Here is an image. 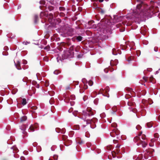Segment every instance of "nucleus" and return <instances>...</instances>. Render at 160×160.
<instances>
[{"label":"nucleus","instance_id":"34","mask_svg":"<svg viewBox=\"0 0 160 160\" xmlns=\"http://www.w3.org/2000/svg\"><path fill=\"white\" fill-rule=\"evenodd\" d=\"M13 150L14 151V153L17 152L18 151L17 148L15 147H13L12 148Z\"/></svg>","mask_w":160,"mask_h":160},{"label":"nucleus","instance_id":"14","mask_svg":"<svg viewBox=\"0 0 160 160\" xmlns=\"http://www.w3.org/2000/svg\"><path fill=\"white\" fill-rule=\"evenodd\" d=\"M142 105L141 104V115L144 116V114L146 113V110L143 109L142 107Z\"/></svg>","mask_w":160,"mask_h":160},{"label":"nucleus","instance_id":"46","mask_svg":"<svg viewBox=\"0 0 160 160\" xmlns=\"http://www.w3.org/2000/svg\"><path fill=\"white\" fill-rule=\"evenodd\" d=\"M110 135L112 137H114L116 135L114 133V132L112 131V132L110 133Z\"/></svg>","mask_w":160,"mask_h":160},{"label":"nucleus","instance_id":"38","mask_svg":"<svg viewBox=\"0 0 160 160\" xmlns=\"http://www.w3.org/2000/svg\"><path fill=\"white\" fill-rule=\"evenodd\" d=\"M88 85L90 86H92L93 84V82L92 80H89L88 82Z\"/></svg>","mask_w":160,"mask_h":160},{"label":"nucleus","instance_id":"22","mask_svg":"<svg viewBox=\"0 0 160 160\" xmlns=\"http://www.w3.org/2000/svg\"><path fill=\"white\" fill-rule=\"evenodd\" d=\"M117 111V108L116 107H113L112 108V112H111L112 114H114Z\"/></svg>","mask_w":160,"mask_h":160},{"label":"nucleus","instance_id":"48","mask_svg":"<svg viewBox=\"0 0 160 160\" xmlns=\"http://www.w3.org/2000/svg\"><path fill=\"white\" fill-rule=\"evenodd\" d=\"M154 137L157 138H158L159 135L158 133H155L154 134Z\"/></svg>","mask_w":160,"mask_h":160},{"label":"nucleus","instance_id":"24","mask_svg":"<svg viewBox=\"0 0 160 160\" xmlns=\"http://www.w3.org/2000/svg\"><path fill=\"white\" fill-rule=\"evenodd\" d=\"M77 142L78 143L80 144H82L85 142L84 141L81 140L80 139H79L78 140Z\"/></svg>","mask_w":160,"mask_h":160},{"label":"nucleus","instance_id":"49","mask_svg":"<svg viewBox=\"0 0 160 160\" xmlns=\"http://www.w3.org/2000/svg\"><path fill=\"white\" fill-rule=\"evenodd\" d=\"M112 54L114 55H116L117 54V53L116 52V49L115 48H113L112 49Z\"/></svg>","mask_w":160,"mask_h":160},{"label":"nucleus","instance_id":"8","mask_svg":"<svg viewBox=\"0 0 160 160\" xmlns=\"http://www.w3.org/2000/svg\"><path fill=\"white\" fill-rule=\"evenodd\" d=\"M91 128V125L89 126L83 125L82 128V130L83 132H88L89 129H90Z\"/></svg>","mask_w":160,"mask_h":160},{"label":"nucleus","instance_id":"59","mask_svg":"<svg viewBox=\"0 0 160 160\" xmlns=\"http://www.w3.org/2000/svg\"><path fill=\"white\" fill-rule=\"evenodd\" d=\"M100 91L102 93H104L105 92V89L104 90L103 89H101Z\"/></svg>","mask_w":160,"mask_h":160},{"label":"nucleus","instance_id":"27","mask_svg":"<svg viewBox=\"0 0 160 160\" xmlns=\"http://www.w3.org/2000/svg\"><path fill=\"white\" fill-rule=\"evenodd\" d=\"M128 104L129 106H134V102H132V101H128Z\"/></svg>","mask_w":160,"mask_h":160},{"label":"nucleus","instance_id":"20","mask_svg":"<svg viewBox=\"0 0 160 160\" xmlns=\"http://www.w3.org/2000/svg\"><path fill=\"white\" fill-rule=\"evenodd\" d=\"M27 119V117L26 116H23L22 117L20 118L21 122H22L26 120Z\"/></svg>","mask_w":160,"mask_h":160},{"label":"nucleus","instance_id":"33","mask_svg":"<svg viewBox=\"0 0 160 160\" xmlns=\"http://www.w3.org/2000/svg\"><path fill=\"white\" fill-rule=\"evenodd\" d=\"M34 22L35 23H36L37 21L38 20V17L37 15H35L34 17Z\"/></svg>","mask_w":160,"mask_h":160},{"label":"nucleus","instance_id":"26","mask_svg":"<svg viewBox=\"0 0 160 160\" xmlns=\"http://www.w3.org/2000/svg\"><path fill=\"white\" fill-rule=\"evenodd\" d=\"M98 10L102 14H103L105 13V11L102 8H99Z\"/></svg>","mask_w":160,"mask_h":160},{"label":"nucleus","instance_id":"7","mask_svg":"<svg viewBox=\"0 0 160 160\" xmlns=\"http://www.w3.org/2000/svg\"><path fill=\"white\" fill-rule=\"evenodd\" d=\"M38 127V124L37 123L34 125H32L29 128V130L30 132H34L35 129Z\"/></svg>","mask_w":160,"mask_h":160},{"label":"nucleus","instance_id":"9","mask_svg":"<svg viewBox=\"0 0 160 160\" xmlns=\"http://www.w3.org/2000/svg\"><path fill=\"white\" fill-rule=\"evenodd\" d=\"M97 121V119L96 118H93L91 120L87 119L86 120V123L88 124H92V123H95Z\"/></svg>","mask_w":160,"mask_h":160},{"label":"nucleus","instance_id":"6","mask_svg":"<svg viewBox=\"0 0 160 160\" xmlns=\"http://www.w3.org/2000/svg\"><path fill=\"white\" fill-rule=\"evenodd\" d=\"M140 136V132L138 133V136H136L134 138L133 141L134 142L137 143V145L138 146L139 145V144L140 143V139L139 138V136Z\"/></svg>","mask_w":160,"mask_h":160},{"label":"nucleus","instance_id":"60","mask_svg":"<svg viewBox=\"0 0 160 160\" xmlns=\"http://www.w3.org/2000/svg\"><path fill=\"white\" fill-rule=\"evenodd\" d=\"M60 15L64 17L65 16V14L63 12H61L60 13Z\"/></svg>","mask_w":160,"mask_h":160},{"label":"nucleus","instance_id":"57","mask_svg":"<svg viewBox=\"0 0 160 160\" xmlns=\"http://www.w3.org/2000/svg\"><path fill=\"white\" fill-rule=\"evenodd\" d=\"M58 49L59 50V51H62V50H63V49L62 48V47L61 46H59L58 47Z\"/></svg>","mask_w":160,"mask_h":160},{"label":"nucleus","instance_id":"15","mask_svg":"<svg viewBox=\"0 0 160 160\" xmlns=\"http://www.w3.org/2000/svg\"><path fill=\"white\" fill-rule=\"evenodd\" d=\"M125 89L127 91L130 92V93L132 95L134 93V92L133 91H132V89L131 88L128 87H126L125 88Z\"/></svg>","mask_w":160,"mask_h":160},{"label":"nucleus","instance_id":"4","mask_svg":"<svg viewBox=\"0 0 160 160\" xmlns=\"http://www.w3.org/2000/svg\"><path fill=\"white\" fill-rule=\"evenodd\" d=\"M75 95H72L70 96V97L67 96L65 97L64 100L65 102H68L69 101H70V100H75Z\"/></svg>","mask_w":160,"mask_h":160},{"label":"nucleus","instance_id":"21","mask_svg":"<svg viewBox=\"0 0 160 160\" xmlns=\"http://www.w3.org/2000/svg\"><path fill=\"white\" fill-rule=\"evenodd\" d=\"M75 39L78 41H81L82 40V37L81 36H76Z\"/></svg>","mask_w":160,"mask_h":160},{"label":"nucleus","instance_id":"28","mask_svg":"<svg viewBox=\"0 0 160 160\" xmlns=\"http://www.w3.org/2000/svg\"><path fill=\"white\" fill-rule=\"evenodd\" d=\"M79 125H75L73 127L74 130H78L79 129Z\"/></svg>","mask_w":160,"mask_h":160},{"label":"nucleus","instance_id":"19","mask_svg":"<svg viewBox=\"0 0 160 160\" xmlns=\"http://www.w3.org/2000/svg\"><path fill=\"white\" fill-rule=\"evenodd\" d=\"M134 60V57L133 56H131L128 57L127 58V61L129 63L132 61Z\"/></svg>","mask_w":160,"mask_h":160},{"label":"nucleus","instance_id":"64","mask_svg":"<svg viewBox=\"0 0 160 160\" xmlns=\"http://www.w3.org/2000/svg\"><path fill=\"white\" fill-rule=\"evenodd\" d=\"M140 126H139V125H138L136 127V129L138 130H139V129H140Z\"/></svg>","mask_w":160,"mask_h":160},{"label":"nucleus","instance_id":"1","mask_svg":"<svg viewBox=\"0 0 160 160\" xmlns=\"http://www.w3.org/2000/svg\"><path fill=\"white\" fill-rule=\"evenodd\" d=\"M74 55L73 47H70L69 50H64L62 55V58L63 59L72 58Z\"/></svg>","mask_w":160,"mask_h":160},{"label":"nucleus","instance_id":"10","mask_svg":"<svg viewBox=\"0 0 160 160\" xmlns=\"http://www.w3.org/2000/svg\"><path fill=\"white\" fill-rule=\"evenodd\" d=\"M87 110L88 111V116H90L93 115V113L92 111V110L91 108H87Z\"/></svg>","mask_w":160,"mask_h":160},{"label":"nucleus","instance_id":"55","mask_svg":"<svg viewBox=\"0 0 160 160\" xmlns=\"http://www.w3.org/2000/svg\"><path fill=\"white\" fill-rule=\"evenodd\" d=\"M94 22V21H90L88 22V24L89 25H91V24Z\"/></svg>","mask_w":160,"mask_h":160},{"label":"nucleus","instance_id":"29","mask_svg":"<svg viewBox=\"0 0 160 160\" xmlns=\"http://www.w3.org/2000/svg\"><path fill=\"white\" fill-rule=\"evenodd\" d=\"M68 137L65 135H62V140L65 142L66 141Z\"/></svg>","mask_w":160,"mask_h":160},{"label":"nucleus","instance_id":"5","mask_svg":"<svg viewBox=\"0 0 160 160\" xmlns=\"http://www.w3.org/2000/svg\"><path fill=\"white\" fill-rule=\"evenodd\" d=\"M125 24V22H122V23H119L118 24L116 25V27L117 28H119L120 27H121L122 28H121L119 29V30L120 32H122L124 31L125 30V28L124 27H122V24L123 25H124Z\"/></svg>","mask_w":160,"mask_h":160},{"label":"nucleus","instance_id":"31","mask_svg":"<svg viewBox=\"0 0 160 160\" xmlns=\"http://www.w3.org/2000/svg\"><path fill=\"white\" fill-rule=\"evenodd\" d=\"M112 131L114 132L116 135H117L119 133V132L117 129H114Z\"/></svg>","mask_w":160,"mask_h":160},{"label":"nucleus","instance_id":"3","mask_svg":"<svg viewBox=\"0 0 160 160\" xmlns=\"http://www.w3.org/2000/svg\"><path fill=\"white\" fill-rule=\"evenodd\" d=\"M146 136L144 134L142 135L141 138L144 141H143L141 140V144H142V147L143 148H145L148 145L147 142L146 140H145Z\"/></svg>","mask_w":160,"mask_h":160},{"label":"nucleus","instance_id":"32","mask_svg":"<svg viewBox=\"0 0 160 160\" xmlns=\"http://www.w3.org/2000/svg\"><path fill=\"white\" fill-rule=\"evenodd\" d=\"M21 103L23 105H26L27 103L26 99L25 98H23L22 100V101Z\"/></svg>","mask_w":160,"mask_h":160},{"label":"nucleus","instance_id":"62","mask_svg":"<svg viewBox=\"0 0 160 160\" xmlns=\"http://www.w3.org/2000/svg\"><path fill=\"white\" fill-rule=\"evenodd\" d=\"M137 55L138 56H139L140 55V52L139 51L137 52Z\"/></svg>","mask_w":160,"mask_h":160},{"label":"nucleus","instance_id":"37","mask_svg":"<svg viewBox=\"0 0 160 160\" xmlns=\"http://www.w3.org/2000/svg\"><path fill=\"white\" fill-rule=\"evenodd\" d=\"M48 93L50 96H52L54 95L55 93L53 91H50L48 92Z\"/></svg>","mask_w":160,"mask_h":160},{"label":"nucleus","instance_id":"16","mask_svg":"<svg viewBox=\"0 0 160 160\" xmlns=\"http://www.w3.org/2000/svg\"><path fill=\"white\" fill-rule=\"evenodd\" d=\"M47 14L45 12H41L40 14V17L41 18H43V17H47Z\"/></svg>","mask_w":160,"mask_h":160},{"label":"nucleus","instance_id":"50","mask_svg":"<svg viewBox=\"0 0 160 160\" xmlns=\"http://www.w3.org/2000/svg\"><path fill=\"white\" fill-rule=\"evenodd\" d=\"M59 9L61 11H64L65 10V8L63 7H60L59 8Z\"/></svg>","mask_w":160,"mask_h":160},{"label":"nucleus","instance_id":"13","mask_svg":"<svg viewBox=\"0 0 160 160\" xmlns=\"http://www.w3.org/2000/svg\"><path fill=\"white\" fill-rule=\"evenodd\" d=\"M72 141L69 140H67L66 141H65L64 143L65 145L66 146H68L70 145L72 143Z\"/></svg>","mask_w":160,"mask_h":160},{"label":"nucleus","instance_id":"63","mask_svg":"<svg viewBox=\"0 0 160 160\" xmlns=\"http://www.w3.org/2000/svg\"><path fill=\"white\" fill-rule=\"evenodd\" d=\"M116 151L117 152V153H118L120 152V150L119 149V148H116Z\"/></svg>","mask_w":160,"mask_h":160},{"label":"nucleus","instance_id":"35","mask_svg":"<svg viewBox=\"0 0 160 160\" xmlns=\"http://www.w3.org/2000/svg\"><path fill=\"white\" fill-rule=\"evenodd\" d=\"M152 124L151 122L147 123V126L148 128H150L152 127Z\"/></svg>","mask_w":160,"mask_h":160},{"label":"nucleus","instance_id":"43","mask_svg":"<svg viewBox=\"0 0 160 160\" xmlns=\"http://www.w3.org/2000/svg\"><path fill=\"white\" fill-rule=\"evenodd\" d=\"M61 129L59 128H56L55 129L56 131L57 132H61Z\"/></svg>","mask_w":160,"mask_h":160},{"label":"nucleus","instance_id":"61","mask_svg":"<svg viewBox=\"0 0 160 160\" xmlns=\"http://www.w3.org/2000/svg\"><path fill=\"white\" fill-rule=\"evenodd\" d=\"M155 140L156 139H154V138H152L151 139V142L153 143L155 141Z\"/></svg>","mask_w":160,"mask_h":160},{"label":"nucleus","instance_id":"12","mask_svg":"<svg viewBox=\"0 0 160 160\" xmlns=\"http://www.w3.org/2000/svg\"><path fill=\"white\" fill-rule=\"evenodd\" d=\"M54 9V8L51 6H49L47 8H46V12H48L49 11H51L52 10H53Z\"/></svg>","mask_w":160,"mask_h":160},{"label":"nucleus","instance_id":"53","mask_svg":"<svg viewBox=\"0 0 160 160\" xmlns=\"http://www.w3.org/2000/svg\"><path fill=\"white\" fill-rule=\"evenodd\" d=\"M142 43L143 44L147 45L148 43V42L147 41H142Z\"/></svg>","mask_w":160,"mask_h":160},{"label":"nucleus","instance_id":"47","mask_svg":"<svg viewBox=\"0 0 160 160\" xmlns=\"http://www.w3.org/2000/svg\"><path fill=\"white\" fill-rule=\"evenodd\" d=\"M105 23H107L108 24V25L109 26L111 24V22L108 20H106L105 21Z\"/></svg>","mask_w":160,"mask_h":160},{"label":"nucleus","instance_id":"2","mask_svg":"<svg viewBox=\"0 0 160 160\" xmlns=\"http://www.w3.org/2000/svg\"><path fill=\"white\" fill-rule=\"evenodd\" d=\"M140 4H138L137 6L136 11L134 12L133 16L134 17L135 21L139 24L140 22Z\"/></svg>","mask_w":160,"mask_h":160},{"label":"nucleus","instance_id":"18","mask_svg":"<svg viewBox=\"0 0 160 160\" xmlns=\"http://www.w3.org/2000/svg\"><path fill=\"white\" fill-rule=\"evenodd\" d=\"M146 30V29L144 27H141V32H140V33L142 34V35L143 36V37L145 35V32H142V31H145Z\"/></svg>","mask_w":160,"mask_h":160},{"label":"nucleus","instance_id":"11","mask_svg":"<svg viewBox=\"0 0 160 160\" xmlns=\"http://www.w3.org/2000/svg\"><path fill=\"white\" fill-rule=\"evenodd\" d=\"M47 17L48 18L49 21L50 22H52L53 18V14L52 13H50L48 15H47Z\"/></svg>","mask_w":160,"mask_h":160},{"label":"nucleus","instance_id":"58","mask_svg":"<svg viewBox=\"0 0 160 160\" xmlns=\"http://www.w3.org/2000/svg\"><path fill=\"white\" fill-rule=\"evenodd\" d=\"M108 89H109V87H107L105 89V92L107 93L108 91H109Z\"/></svg>","mask_w":160,"mask_h":160},{"label":"nucleus","instance_id":"41","mask_svg":"<svg viewBox=\"0 0 160 160\" xmlns=\"http://www.w3.org/2000/svg\"><path fill=\"white\" fill-rule=\"evenodd\" d=\"M50 48V47L49 45H48L47 46L45 47L44 49L45 50H47V51H48L49 50Z\"/></svg>","mask_w":160,"mask_h":160},{"label":"nucleus","instance_id":"56","mask_svg":"<svg viewBox=\"0 0 160 160\" xmlns=\"http://www.w3.org/2000/svg\"><path fill=\"white\" fill-rule=\"evenodd\" d=\"M83 88L84 89H86L88 88V86L87 85L84 84V86H83Z\"/></svg>","mask_w":160,"mask_h":160},{"label":"nucleus","instance_id":"54","mask_svg":"<svg viewBox=\"0 0 160 160\" xmlns=\"http://www.w3.org/2000/svg\"><path fill=\"white\" fill-rule=\"evenodd\" d=\"M43 59L44 61L46 62H48V58L47 57H44Z\"/></svg>","mask_w":160,"mask_h":160},{"label":"nucleus","instance_id":"52","mask_svg":"<svg viewBox=\"0 0 160 160\" xmlns=\"http://www.w3.org/2000/svg\"><path fill=\"white\" fill-rule=\"evenodd\" d=\"M60 72L59 70H56L54 72V73L56 74H58L60 73Z\"/></svg>","mask_w":160,"mask_h":160},{"label":"nucleus","instance_id":"51","mask_svg":"<svg viewBox=\"0 0 160 160\" xmlns=\"http://www.w3.org/2000/svg\"><path fill=\"white\" fill-rule=\"evenodd\" d=\"M65 132V128H62L61 131V133H64Z\"/></svg>","mask_w":160,"mask_h":160},{"label":"nucleus","instance_id":"23","mask_svg":"<svg viewBox=\"0 0 160 160\" xmlns=\"http://www.w3.org/2000/svg\"><path fill=\"white\" fill-rule=\"evenodd\" d=\"M148 101L144 99H142V103L144 104V105L145 106H146L148 103Z\"/></svg>","mask_w":160,"mask_h":160},{"label":"nucleus","instance_id":"39","mask_svg":"<svg viewBox=\"0 0 160 160\" xmlns=\"http://www.w3.org/2000/svg\"><path fill=\"white\" fill-rule=\"evenodd\" d=\"M54 98H51L49 101V103H50V104H51L53 103L54 102Z\"/></svg>","mask_w":160,"mask_h":160},{"label":"nucleus","instance_id":"45","mask_svg":"<svg viewBox=\"0 0 160 160\" xmlns=\"http://www.w3.org/2000/svg\"><path fill=\"white\" fill-rule=\"evenodd\" d=\"M111 126L112 127H114V128H116L117 126V124L116 123H113L112 124Z\"/></svg>","mask_w":160,"mask_h":160},{"label":"nucleus","instance_id":"17","mask_svg":"<svg viewBox=\"0 0 160 160\" xmlns=\"http://www.w3.org/2000/svg\"><path fill=\"white\" fill-rule=\"evenodd\" d=\"M16 68L18 70H21V68L20 66V62L19 61H18L17 64L15 63Z\"/></svg>","mask_w":160,"mask_h":160},{"label":"nucleus","instance_id":"40","mask_svg":"<svg viewBox=\"0 0 160 160\" xmlns=\"http://www.w3.org/2000/svg\"><path fill=\"white\" fill-rule=\"evenodd\" d=\"M131 97V95L129 94H127L125 96V98L127 99L130 98Z\"/></svg>","mask_w":160,"mask_h":160},{"label":"nucleus","instance_id":"25","mask_svg":"<svg viewBox=\"0 0 160 160\" xmlns=\"http://www.w3.org/2000/svg\"><path fill=\"white\" fill-rule=\"evenodd\" d=\"M114 19L116 20V22H118L122 20V17H114Z\"/></svg>","mask_w":160,"mask_h":160},{"label":"nucleus","instance_id":"36","mask_svg":"<svg viewBox=\"0 0 160 160\" xmlns=\"http://www.w3.org/2000/svg\"><path fill=\"white\" fill-rule=\"evenodd\" d=\"M25 128H26V126L25 125H24L23 126V128H21V129L22 130V132L23 133V134H25V133H26V132H25Z\"/></svg>","mask_w":160,"mask_h":160},{"label":"nucleus","instance_id":"30","mask_svg":"<svg viewBox=\"0 0 160 160\" xmlns=\"http://www.w3.org/2000/svg\"><path fill=\"white\" fill-rule=\"evenodd\" d=\"M93 5L94 7L95 8L97 9L98 10L99 9V8L98 7L97 4L95 3H93Z\"/></svg>","mask_w":160,"mask_h":160},{"label":"nucleus","instance_id":"44","mask_svg":"<svg viewBox=\"0 0 160 160\" xmlns=\"http://www.w3.org/2000/svg\"><path fill=\"white\" fill-rule=\"evenodd\" d=\"M39 3L40 4L44 5L45 3V2L44 0H41L40 1Z\"/></svg>","mask_w":160,"mask_h":160},{"label":"nucleus","instance_id":"42","mask_svg":"<svg viewBox=\"0 0 160 160\" xmlns=\"http://www.w3.org/2000/svg\"><path fill=\"white\" fill-rule=\"evenodd\" d=\"M44 85L45 87H48L49 85L48 81H46Z\"/></svg>","mask_w":160,"mask_h":160}]
</instances>
